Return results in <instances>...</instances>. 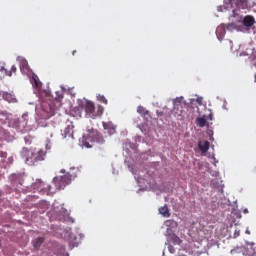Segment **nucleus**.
Listing matches in <instances>:
<instances>
[{"label":"nucleus","instance_id":"6e6552de","mask_svg":"<svg viewBox=\"0 0 256 256\" xmlns=\"http://www.w3.org/2000/svg\"><path fill=\"white\" fill-rule=\"evenodd\" d=\"M243 26L244 27H253V25H255V18L253 16H245L243 18Z\"/></svg>","mask_w":256,"mask_h":256},{"label":"nucleus","instance_id":"6ab92c4d","mask_svg":"<svg viewBox=\"0 0 256 256\" xmlns=\"http://www.w3.org/2000/svg\"><path fill=\"white\" fill-rule=\"evenodd\" d=\"M15 185H23V176L18 175L17 178L14 181Z\"/></svg>","mask_w":256,"mask_h":256},{"label":"nucleus","instance_id":"f8f14e48","mask_svg":"<svg viewBox=\"0 0 256 256\" xmlns=\"http://www.w3.org/2000/svg\"><path fill=\"white\" fill-rule=\"evenodd\" d=\"M216 35H217L219 41H223V37H225V28L223 26H219L216 29Z\"/></svg>","mask_w":256,"mask_h":256},{"label":"nucleus","instance_id":"7ed1b4c3","mask_svg":"<svg viewBox=\"0 0 256 256\" xmlns=\"http://www.w3.org/2000/svg\"><path fill=\"white\" fill-rule=\"evenodd\" d=\"M84 111L87 117H90V119H97V117H101L103 115L105 108H103L101 105H98L97 108H95V104L93 102L85 100Z\"/></svg>","mask_w":256,"mask_h":256},{"label":"nucleus","instance_id":"f3484780","mask_svg":"<svg viewBox=\"0 0 256 256\" xmlns=\"http://www.w3.org/2000/svg\"><path fill=\"white\" fill-rule=\"evenodd\" d=\"M196 123L198 127H205V125H207V120L204 117H200L196 119Z\"/></svg>","mask_w":256,"mask_h":256},{"label":"nucleus","instance_id":"9b49d317","mask_svg":"<svg viewBox=\"0 0 256 256\" xmlns=\"http://www.w3.org/2000/svg\"><path fill=\"white\" fill-rule=\"evenodd\" d=\"M159 213L162 217H171V212H169V207H167V205L160 207Z\"/></svg>","mask_w":256,"mask_h":256},{"label":"nucleus","instance_id":"bb28decb","mask_svg":"<svg viewBox=\"0 0 256 256\" xmlns=\"http://www.w3.org/2000/svg\"><path fill=\"white\" fill-rule=\"evenodd\" d=\"M40 186H41V187H45V183L41 182V183H40Z\"/></svg>","mask_w":256,"mask_h":256},{"label":"nucleus","instance_id":"cd10ccee","mask_svg":"<svg viewBox=\"0 0 256 256\" xmlns=\"http://www.w3.org/2000/svg\"><path fill=\"white\" fill-rule=\"evenodd\" d=\"M68 91H69L70 95H73V93L71 92V91H73V89H69Z\"/></svg>","mask_w":256,"mask_h":256},{"label":"nucleus","instance_id":"f03ea898","mask_svg":"<svg viewBox=\"0 0 256 256\" xmlns=\"http://www.w3.org/2000/svg\"><path fill=\"white\" fill-rule=\"evenodd\" d=\"M89 141L97 143L98 145H103V143H105V138H103V135L99 133V131L91 129L88 131V138H82V145L83 147H86V149H91V147H93Z\"/></svg>","mask_w":256,"mask_h":256},{"label":"nucleus","instance_id":"412c9836","mask_svg":"<svg viewBox=\"0 0 256 256\" xmlns=\"http://www.w3.org/2000/svg\"><path fill=\"white\" fill-rule=\"evenodd\" d=\"M11 73L13 74V73H17V66L16 65H13L12 67H11Z\"/></svg>","mask_w":256,"mask_h":256},{"label":"nucleus","instance_id":"0eeeda50","mask_svg":"<svg viewBox=\"0 0 256 256\" xmlns=\"http://www.w3.org/2000/svg\"><path fill=\"white\" fill-rule=\"evenodd\" d=\"M30 81L34 89H41L43 84L41 83V80H39V76H37V74H33Z\"/></svg>","mask_w":256,"mask_h":256},{"label":"nucleus","instance_id":"b1692460","mask_svg":"<svg viewBox=\"0 0 256 256\" xmlns=\"http://www.w3.org/2000/svg\"><path fill=\"white\" fill-rule=\"evenodd\" d=\"M60 252H61V253H65V246H61Z\"/></svg>","mask_w":256,"mask_h":256},{"label":"nucleus","instance_id":"4468645a","mask_svg":"<svg viewBox=\"0 0 256 256\" xmlns=\"http://www.w3.org/2000/svg\"><path fill=\"white\" fill-rule=\"evenodd\" d=\"M43 241H45V239L43 237L36 238L33 242L35 249H39L41 247V245H43Z\"/></svg>","mask_w":256,"mask_h":256},{"label":"nucleus","instance_id":"c756f323","mask_svg":"<svg viewBox=\"0 0 256 256\" xmlns=\"http://www.w3.org/2000/svg\"><path fill=\"white\" fill-rule=\"evenodd\" d=\"M73 247H75V245H71V244H70V248L73 249Z\"/></svg>","mask_w":256,"mask_h":256},{"label":"nucleus","instance_id":"aec40b11","mask_svg":"<svg viewBox=\"0 0 256 256\" xmlns=\"http://www.w3.org/2000/svg\"><path fill=\"white\" fill-rule=\"evenodd\" d=\"M0 71H4L5 75H7L8 77H11V76H12L11 71H8L7 69H5L4 66H2V67L0 68Z\"/></svg>","mask_w":256,"mask_h":256},{"label":"nucleus","instance_id":"a878e982","mask_svg":"<svg viewBox=\"0 0 256 256\" xmlns=\"http://www.w3.org/2000/svg\"><path fill=\"white\" fill-rule=\"evenodd\" d=\"M243 213L247 214V213H249V210L244 209V210H243Z\"/></svg>","mask_w":256,"mask_h":256},{"label":"nucleus","instance_id":"dca6fc26","mask_svg":"<svg viewBox=\"0 0 256 256\" xmlns=\"http://www.w3.org/2000/svg\"><path fill=\"white\" fill-rule=\"evenodd\" d=\"M137 113H139V115H142L143 117L149 115V111H147L143 106H138Z\"/></svg>","mask_w":256,"mask_h":256},{"label":"nucleus","instance_id":"39448f33","mask_svg":"<svg viewBox=\"0 0 256 256\" xmlns=\"http://www.w3.org/2000/svg\"><path fill=\"white\" fill-rule=\"evenodd\" d=\"M229 3L232 8L235 5L236 9H247L249 7V1L247 0H229Z\"/></svg>","mask_w":256,"mask_h":256},{"label":"nucleus","instance_id":"a211bd4d","mask_svg":"<svg viewBox=\"0 0 256 256\" xmlns=\"http://www.w3.org/2000/svg\"><path fill=\"white\" fill-rule=\"evenodd\" d=\"M97 100L100 101V103H103L104 105H107L108 101L107 98H105L103 95L99 94L97 96Z\"/></svg>","mask_w":256,"mask_h":256},{"label":"nucleus","instance_id":"4be33fe9","mask_svg":"<svg viewBox=\"0 0 256 256\" xmlns=\"http://www.w3.org/2000/svg\"><path fill=\"white\" fill-rule=\"evenodd\" d=\"M165 225H166V227H171V226L173 225V221L167 220V221L165 222Z\"/></svg>","mask_w":256,"mask_h":256},{"label":"nucleus","instance_id":"1a4fd4ad","mask_svg":"<svg viewBox=\"0 0 256 256\" xmlns=\"http://www.w3.org/2000/svg\"><path fill=\"white\" fill-rule=\"evenodd\" d=\"M103 127L108 134L115 135V125L111 122H103Z\"/></svg>","mask_w":256,"mask_h":256},{"label":"nucleus","instance_id":"393cba45","mask_svg":"<svg viewBox=\"0 0 256 256\" xmlns=\"http://www.w3.org/2000/svg\"><path fill=\"white\" fill-rule=\"evenodd\" d=\"M47 191L51 192V186H47Z\"/></svg>","mask_w":256,"mask_h":256},{"label":"nucleus","instance_id":"2eb2a0df","mask_svg":"<svg viewBox=\"0 0 256 256\" xmlns=\"http://www.w3.org/2000/svg\"><path fill=\"white\" fill-rule=\"evenodd\" d=\"M171 240L174 245H181V243H183V240H181V238L175 234H172Z\"/></svg>","mask_w":256,"mask_h":256},{"label":"nucleus","instance_id":"423d86ee","mask_svg":"<svg viewBox=\"0 0 256 256\" xmlns=\"http://www.w3.org/2000/svg\"><path fill=\"white\" fill-rule=\"evenodd\" d=\"M198 147L201 151V154L205 155V153H207V151H209V147H211V143H209V141H199Z\"/></svg>","mask_w":256,"mask_h":256},{"label":"nucleus","instance_id":"ddd939ff","mask_svg":"<svg viewBox=\"0 0 256 256\" xmlns=\"http://www.w3.org/2000/svg\"><path fill=\"white\" fill-rule=\"evenodd\" d=\"M20 71L22 73H26V71H29V63L27 62V60H20Z\"/></svg>","mask_w":256,"mask_h":256},{"label":"nucleus","instance_id":"7c9ffc66","mask_svg":"<svg viewBox=\"0 0 256 256\" xmlns=\"http://www.w3.org/2000/svg\"><path fill=\"white\" fill-rule=\"evenodd\" d=\"M1 195H2V192H1V190H0V197H1Z\"/></svg>","mask_w":256,"mask_h":256},{"label":"nucleus","instance_id":"20e7f679","mask_svg":"<svg viewBox=\"0 0 256 256\" xmlns=\"http://www.w3.org/2000/svg\"><path fill=\"white\" fill-rule=\"evenodd\" d=\"M72 179H73V175H71V173L68 172L63 176H56L53 179V183L56 188L61 190V189H64L66 185H70Z\"/></svg>","mask_w":256,"mask_h":256},{"label":"nucleus","instance_id":"f257e3e1","mask_svg":"<svg viewBox=\"0 0 256 256\" xmlns=\"http://www.w3.org/2000/svg\"><path fill=\"white\" fill-rule=\"evenodd\" d=\"M22 155L25 157L26 164L32 166L39 163V161H45L47 151L43 149L29 150L27 148H23Z\"/></svg>","mask_w":256,"mask_h":256},{"label":"nucleus","instance_id":"9d476101","mask_svg":"<svg viewBox=\"0 0 256 256\" xmlns=\"http://www.w3.org/2000/svg\"><path fill=\"white\" fill-rule=\"evenodd\" d=\"M4 101H7L8 103H17V98L11 93L4 92L2 95Z\"/></svg>","mask_w":256,"mask_h":256},{"label":"nucleus","instance_id":"5701e85b","mask_svg":"<svg viewBox=\"0 0 256 256\" xmlns=\"http://www.w3.org/2000/svg\"><path fill=\"white\" fill-rule=\"evenodd\" d=\"M0 157H7V153H5V152H0Z\"/></svg>","mask_w":256,"mask_h":256},{"label":"nucleus","instance_id":"c85d7f7f","mask_svg":"<svg viewBox=\"0 0 256 256\" xmlns=\"http://www.w3.org/2000/svg\"><path fill=\"white\" fill-rule=\"evenodd\" d=\"M75 53H77V51H76V50H74V51L72 52V55H75Z\"/></svg>","mask_w":256,"mask_h":256}]
</instances>
